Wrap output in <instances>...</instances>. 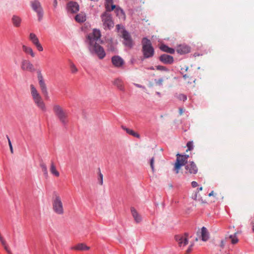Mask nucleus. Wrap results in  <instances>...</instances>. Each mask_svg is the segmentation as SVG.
<instances>
[{
	"mask_svg": "<svg viewBox=\"0 0 254 254\" xmlns=\"http://www.w3.org/2000/svg\"><path fill=\"white\" fill-rule=\"evenodd\" d=\"M88 49L91 55H96L100 60H102L106 56L105 51L101 45L96 41H91L88 43Z\"/></svg>",
	"mask_w": 254,
	"mask_h": 254,
	"instance_id": "nucleus-1",
	"label": "nucleus"
},
{
	"mask_svg": "<svg viewBox=\"0 0 254 254\" xmlns=\"http://www.w3.org/2000/svg\"><path fill=\"white\" fill-rule=\"evenodd\" d=\"M141 44L143 59H149L153 57L155 51L151 41L146 37H145L142 38Z\"/></svg>",
	"mask_w": 254,
	"mask_h": 254,
	"instance_id": "nucleus-2",
	"label": "nucleus"
},
{
	"mask_svg": "<svg viewBox=\"0 0 254 254\" xmlns=\"http://www.w3.org/2000/svg\"><path fill=\"white\" fill-rule=\"evenodd\" d=\"M53 111L56 116L64 127L68 124L67 114L64 111L63 108L59 105H55L53 106Z\"/></svg>",
	"mask_w": 254,
	"mask_h": 254,
	"instance_id": "nucleus-3",
	"label": "nucleus"
},
{
	"mask_svg": "<svg viewBox=\"0 0 254 254\" xmlns=\"http://www.w3.org/2000/svg\"><path fill=\"white\" fill-rule=\"evenodd\" d=\"M31 95L36 105L43 111H46V108L45 103L43 101L41 96L38 92L35 86L31 84L30 85Z\"/></svg>",
	"mask_w": 254,
	"mask_h": 254,
	"instance_id": "nucleus-4",
	"label": "nucleus"
},
{
	"mask_svg": "<svg viewBox=\"0 0 254 254\" xmlns=\"http://www.w3.org/2000/svg\"><path fill=\"white\" fill-rule=\"evenodd\" d=\"M110 11H111L106 10L101 15L104 28L106 30H111L114 26V23L112 15L110 13Z\"/></svg>",
	"mask_w": 254,
	"mask_h": 254,
	"instance_id": "nucleus-5",
	"label": "nucleus"
},
{
	"mask_svg": "<svg viewBox=\"0 0 254 254\" xmlns=\"http://www.w3.org/2000/svg\"><path fill=\"white\" fill-rule=\"evenodd\" d=\"M54 197L53 200V209L57 214L62 215L64 213V208L60 196L56 192H54Z\"/></svg>",
	"mask_w": 254,
	"mask_h": 254,
	"instance_id": "nucleus-6",
	"label": "nucleus"
},
{
	"mask_svg": "<svg viewBox=\"0 0 254 254\" xmlns=\"http://www.w3.org/2000/svg\"><path fill=\"white\" fill-rule=\"evenodd\" d=\"M32 9L37 13L38 20L40 22L43 18L44 10L39 0H33L30 2Z\"/></svg>",
	"mask_w": 254,
	"mask_h": 254,
	"instance_id": "nucleus-7",
	"label": "nucleus"
},
{
	"mask_svg": "<svg viewBox=\"0 0 254 254\" xmlns=\"http://www.w3.org/2000/svg\"><path fill=\"white\" fill-rule=\"evenodd\" d=\"M37 78L39 81V84L40 87L41 88V91L43 95H44L45 98L46 99H48L49 98L48 92L47 88V86L45 84V81L44 80L43 76L41 73V69L37 70Z\"/></svg>",
	"mask_w": 254,
	"mask_h": 254,
	"instance_id": "nucleus-8",
	"label": "nucleus"
},
{
	"mask_svg": "<svg viewBox=\"0 0 254 254\" xmlns=\"http://www.w3.org/2000/svg\"><path fill=\"white\" fill-rule=\"evenodd\" d=\"M122 38H123V44L127 47L131 49L134 45L133 41L129 33L124 29L122 33Z\"/></svg>",
	"mask_w": 254,
	"mask_h": 254,
	"instance_id": "nucleus-9",
	"label": "nucleus"
},
{
	"mask_svg": "<svg viewBox=\"0 0 254 254\" xmlns=\"http://www.w3.org/2000/svg\"><path fill=\"white\" fill-rule=\"evenodd\" d=\"M187 164H188L187 162L184 157H182V155L178 153L174 165V170L176 171V173L178 174L181 168L183 166H185Z\"/></svg>",
	"mask_w": 254,
	"mask_h": 254,
	"instance_id": "nucleus-10",
	"label": "nucleus"
},
{
	"mask_svg": "<svg viewBox=\"0 0 254 254\" xmlns=\"http://www.w3.org/2000/svg\"><path fill=\"white\" fill-rule=\"evenodd\" d=\"M66 8L67 12L75 13L79 11V5L76 1H70L67 3Z\"/></svg>",
	"mask_w": 254,
	"mask_h": 254,
	"instance_id": "nucleus-11",
	"label": "nucleus"
},
{
	"mask_svg": "<svg viewBox=\"0 0 254 254\" xmlns=\"http://www.w3.org/2000/svg\"><path fill=\"white\" fill-rule=\"evenodd\" d=\"M188 236L189 234L188 233H186L184 236L181 235H177L175 236V240L178 243L180 247H184L188 244L189 242L188 239Z\"/></svg>",
	"mask_w": 254,
	"mask_h": 254,
	"instance_id": "nucleus-12",
	"label": "nucleus"
},
{
	"mask_svg": "<svg viewBox=\"0 0 254 254\" xmlns=\"http://www.w3.org/2000/svg\"><path fill=\"white\" fill-rule=\"evenodd\" d=\"M21 68L23 70L33 72L35 71V68L31 63L27 60H23L21 62Z\"/></svg>",
	"mask_w": 254,
	"mask_h": 254,
	"instance_id": "nucleus-13",
	"label": "nucleus"
},
{
	"mask_svg": "<svg viewBox=\"0 0 254 254\" xmlns=\"http://www.w3.org/2000/svg\"><path fill=\"white\" fill-rule=\"evenodd\" d=\"M29 39L31 41V42L36 46V47L39 51H43V48L41 44L40 43L38 37L34 33H30Z\"/></svg>",
	"mask_w": 254,
	"mask_h": 254,
	"instance_id": "nucleus-14",
	"label": "nucleus"
},
{
	"mask_svg": "<svg viewBox=\"0 0 254 254\" xmlns=\"http://www.w3.org/2000/svg\"><path fill=\"white\" fill-rule=\"evenodd\" d=\"M100 37V31L97 29H94L92 34L89 35L87 36V43H90L92 41H96V42H97Z\"/></svg>",
	"mask_w": 254,
	"mask_h": 254,
	"instance_id": "nucleus-15",
	"label": "nucleus"
},
{
	"mask_svg": "<svg viewBox=\"0 0 254 254\" xmlns=\"http://www.w3.org/2000/svg\"><path fill=\"white\" fill-rule=\"evenodd\" d=\"M111 61L113 65L117 68L122 67L125 64L124 60L118 55L113 56L111 58Z\"/></svg>",
	"mask_w": 254,
	"mask_h": 254,
	"instance_id": "nucleus-16",
	"label": "nucleus"
},
{
	"mask_svg": "<svg viewBox=\"0 0 254 254\" xmlns=\"http://www.w3.org/2000/svg\"><path fill=\"white\" fill-rule=\"evenodd\" d=\"M176 50L180 55H185L190 52V47L186 44H180L176 47Z\"/></svg>",
	"mask_w": 254,
	"mask_h": 254,
	"instance_id": "nucleus-17",
	"label": "nucleus"
},
{
	"mask_svg": "<svg viewBox=\"0 0 254 254\" xmlns=\"http://www.w3.org/2000/svg\"><path fill=\"white\" fill-rule=\"evenodd\" d=\"M159 60L161 62L166 64H171L174 61L173 56L166 54L161 55L159 57Z\"/></svg>",
	"mask_w": 254,
	"mask_h": 254,
	"instance_id": "nucleus-18",
	"label": "nucleus"
},
{
	"mask_svg": "<svg viewBox=\"0 0 254 254\" xmlns=\"http://www.w3.org/2000/svg\"><path fill=\"white\" fill-rule=\"evenodd\" d=\"M185 169L191 174H196L198 172V168L193 161H190L185 165Z\"/></svg>",
	"mask_w": 254,
	"mask_h": 254,
	"instance_id": "nucleus-19",
	"label": "nucleus"
},
{
	"mask_svg": "<svg viewBox=\"0 0 254 254\" xmlns=\"http://www.w3.org/2000/svg\"><path fill=\"white\" fill-rule=\"evenodd\" d=\"M107 50L112 52H116L117 51V43L115 42L112 38H109L106 41Z\"/></svg>",
	"mask_w": 254,
	"mask_h": 254,
	"instance_id": "nucleus-20",
	"label": "nucleus"
},
{
	"mask_svg": "<svg viewBox=\"0 0 254 254\" xmlns=\"http://www.w3.org/2000/svg\"><path fill=\"white\" fill-rule=\"evenodd\" d=\"M11 22L14 27H19L21 24L22 19L17 15H13L11 17Z\"/></svg>",
	"mask_w": 254,
	"mask_h": 254,
	"instance_id": "nucleus-21",
	"label": "nucleus"
},
{
	"mask_svg": "<svg viewBox=\"0 0 254 254\" xmlns=\"http://www.w3.org/2000/svg\"><path fill=\"white\" fill-rule=\"evenodd\" d=\"M201 240L204 242L207 241L209 239V234L204 226H203L201 229Z\"/></svg>",
	"mask_w": 254,
	"mask_h": 254,
	"instance_id": "nucleus-22",
	"label": "nucleus"
},
{
	"mask_svg": "<svg viewBox=\"0 0 254 254\" xmlns=\"http://www.w3.org/2000/svg\"><path fill=\"white\" fill-rule=\"evenodd\" d=\"M71 249L77 251H86L89 250L90 248L83 243H80L74 247H71Z\"/></svg>",
	"mask_w": 254,
	"mask_h": 254,
	"instance_id": "nucleus-23",
	"label": "nucleus"
},
{
	"mask_svg": "<svg viewBox=\"0 0 254 254\" xmlns=\"http://www.w3.org/2000/svg\"><path fill=\"white\" fill-rule=\"evenodd\" d=\"M131 214L136 223H139L142 220L140 215L138 213L135 209L132 207L130 209Z\"/></svg>",
	"mask_w": 254,
	"mask_h": 254,
	"instance_id": "nucleus-24",
	"label": "nucleus"
},
{
	"mask_svg": "<svg viewBox=\"0 0 254 254\" xmlns=\"http://www.w3.org/2000/svg\"><path fill=\"white\" fill-rule=\"evenodd\" d=\"M113 0H105V8L106 11H113L116 7V5L113 4Z\"/></svg>",
	"mask_w": 254,
	"mask_h": 254,
	"instance_id": "nucleus-25",
	"label": "nucleus"
},
{
	"mask_svg": "<svg viewBox=\"0 0 254 254\" xmlns=\"http://www.w3.org/2000/svg\"><path fill=\"white\" fill-rule=\"evenodd\" d=\"M160 49L163 52L169 53L171 54H173L175 52V50L174 49L170 48L168 47L167 45L165 44L161 45L160 47Z\"/></svg>",
	"mask_w": 254,
	"mask_h": 254,
	"instance_id": "nucleus-26",
	"label": "nucleus"
},
{
	"mask_svg": "<svg viewBox=\"0 0 254 254\" xmlns=\"http://www.w3.org/2000/svg\"><path fill=\"white\" fill-rule=\"evenodd\" d=\"M122 128L124 130H125L127 133L130 134V135H132L133 136L137 138H140V135H139V134H138L137 132H135L132 129H131L129 128H127V127H124V126L122 127Z\"/></svg>",
	"mask_w": 254,
	"mask_h": 254,
	"instance_id": "nucleus-27",
	"label": "nucleus"
},
{
	"mask_svg": "<svg viewBox=\"0 0 254 254\" xmlns=\"http://www.w3.org/2000/svg\"><path fill=\"white\" fill-rule=\"evenodd\" d=\"M115 11V12L116 13L117 16H119L120 18L125 17V14L124 10L119 6H117L116 5V7L113 10Z\"/></svg>",
	"mask_w": 254,
	"mask_h": 254,
	"instance_id": "nucleus-28",
	"label": "nucleus"
},
{
	"mask_svg": "<svg viewBox=\"0 0 254 254\" xmlns=\"http://www.w3.org/2000/svg\"><path fill=\"white\" fill-rule=\"evenodd\" d=\"M114 84L116 85L120 90L124 91V87L123 85L121 79L119 78L115 79L114 81Z\"/></svg>",
	"mask_w": 254,
	"mask_h": 254,
	"instance_id": "nucleus-29",
	"label": "nucleus"
},
{
	"mask_svg": "<svg viewBox=\"0 0 254 254\" xmlns=\"http://www.w3.org/2000/svg\"><path fill=\"white\" fill-rule=\"evenodd\" d=\"M22 49H23V51L26 53V54H29L32 57H35V54L33 52V50L30 47H27L25 45H23L22 46Z\"/></svg>",
	"mask_w": 254,
	"mask_h": 254,
	"instance_id": "nucleus-30",
	"label": "nucleus"
},
{
	"mask_svg": "<svg viewBox=\"0 0 254 254\" xmlns=\"http://www.w3.org/2000/svg\"><path fill=\"white\" fill-rule=\"evenodd\" d=\"M75 20L78 22H84L86 20V16L81 14H78L75 16Z\"/></svg>",
	"mask_w": 254,
	"mask_h": 254,
	"instance_id": "nucleus-31",
	"label": "nucleus"
},
{
	"mask_svg": "<svg viewBox=\"0 0 254 254\" xmlns=\"http://www.w3.org/2000/svg\"><path fill=\"white\" fill-rule=\"evenodd\" d=\"M50 171L52 174L55 175L56 177H59L60 176L59 172L56 170V166L53 163H52L50 168Z\"/></svg>",
	"mask_w": 254,
	"mask_h": 254,
	"instance_id": "nucleus-32",
	"label": "nucleus"
},
{
	"mask_svg": "<svg viewBox=\"0 0 254 254\" xmlns=\"http://www.w3.org/2000/svg\"><path fill=\"white\" fill-rule=\"evenodd\" d=\"M229 238L231 239V243L233 244H235L238 242V239L237 237V233H235L233 235H230Z\"/></svg>",
	"mask_w": 254,
	"mask_h": 254,
	"instance_id": "nucleus-33",
	"label": "nucleus"
},
{
	"mask_svg": "<svg viewBox=\"0 0 254 254\" xmlns=\"http://www.w3.org/2000/svg\"><path fill=\"white\" fill-rule=\"evenodd\" d=\"M40 167L42 169L45 176L47 177L48 176V173L46 165L44 163H40Z\"/></svg>",
	"mask_w": 254,
	"mask_h": 254,
	"instance_id": "nucleus-34",
	"label": "nucleus"
},
{
	"mask_svg": "<svg viewBox=\"0 0 254 254\" xmlns=\"http://www.w3.org/2000/svg\"><path fill=\"white\" fill-rule=\"evenodd\" d=\"M155 68L158 70L165 71L166 72H168L169 71V69L167 67L163 65H158L156 66Z\"/></svg>",
	"mask_w": 254,
	"mask_h": 254,
	"instance_id": "nucleus-35",
	"label": "nucleus"
},
{
	"mask_svg": "<svg viewBox=\"0 0 254 254\" xmlns=\"http://www.w3.org/2000/svg\"><path fill=\"white\" fill-rule=\"evenodd\" d=\"M70 69H71V72L72 73H76L78 70L75 65L72 62H71L70 64Z\"/></svg>",
	"mask_w": 254,
	"mask_h": 254,
	"instance_id": "nucleus-36",
	"label": "nucleus"
},
{
	"mask_svg": "<svg viewBox=\"0 0 254 254\" xmlns=\"http://www.w3.org/2000/svg\"><path fill=\"white\" fill-rule=\"evenodd\" d=\"M187 146L188 147L187 151H190V150H192L193 148V141H189L187 143Z\"/></svg>",
	"mask_w": 254,
	"mask_h": 254,
	"instance_id": "nucleus-37",
	"label": "nucleus"
},
{
	"mask_svg": "<svg viewBox=\"0 0 254 254\" xmlns=\"http://www.w3.org/2000/svg\"><path fill=\"white\" fill-rule=\"evenodd\" d=\"M99 174H98V176H99L98 179H99V184L101 185H102L103 184V175L101 173L100 168H99Z\"/></svg>",
	"mask_w": 254,
	"mask_h": 254,
	"instance_id": "nucleus-38",
	"label": "nucleus"
},
{
	"mask_svg": "<svg viewBox=\"0 0 254 254\" xmlns=\"http://www.w3.org/2000/svg\"><path fill=\"white\" fill-rule=\"evenodd\" d=\"M178 98L180 100L183 101H185L187 99V96L184 94H180Z\"/></svg>",
	"mask_w": 254,
	"mask_h": 254,
	"instance_id": "nucleus-39",
	"label": "nucleus"
},
{
	"mask_svg": "<svg viewBox=\"0 0 254 254\" xmlns=\"http://www.w3.org/2000/svg\"><path fill=\"white\" fill-rule=\"evenodd\" d=\"M6 138L8 140V145H9V146L10 148V152L12 153L13 151V147H12L11 142L10 141L9 137H8V136L7 135H6Z\"/></svg>",
	"mask_w": 254,
	"mask_h": 254,
	"instance_id": "nucleus-40",
	"label": "nucleus"
},
{
	"mask_svg": "<svg viewBox=\"0 0 254 254\" xmlns=\"http://www.w3.org/2000/svg\"><path fill=\"white\" fill-rule=\"evenodd\" d=\"M163 80L162 78H159V79H155V82L157 85H158L159 86H162V85Z\"/></svg>",
	"mask_w": 254,
	"mask_h": 254,
	"instance_id": "nucleus-41",
	"label": "nucleus"
},
{
	"mask_svg": "<svg viewBox=\"0 0 254 254\" xmlns=\"http://www.w3.org/2000/svg\"><path fill=\"white\" fill-rule=\"evenodd\" d=\"M154 158L152 157L150 160V166L152 169V170L153 171H154Z\"/></svg>",
	"mask_w": 254,
	"mask_h": 254,
	"instance_id": "nucleus-42",
	"label": "nucleus"
},
{
	"mask_svg": "<svg viewBox=\"0 0 254 254\" xmlns=\"http://www.w3.org/2000/svg\"><path fill=\"white\" fill-rule=\"evenodd\" d=\"M193 246V244H191V245L189 246V247L188 248V249L187 250V253H190V252H192Z\"/></svg>",
	"mask_w": 254,
	"mask_h": 254,
	"instance_id": "nucleus-43",
	"label": "nucleus"
},
{
	"mask_svg": "<svg viewBox=\"0 0 254 254\" xmlns=\"http://www.w3.org/2000/svg\"><path fill=\"white\" fill-rule=\"evenodd\" d=\"M191 184L192 188H195L198 186V183L195 181H192Z\"/></svg>",
	"mask_w": 254,
	"mask_h": 254,
	"instance_id": "nucleus-44",
	"label": "nucleus"
},
{
	"mask_svg": "<svg viewBox=\"0 0 254 254\" xmlns=\"http://www.w3.org/2000/svg\"><path fill=\"white\" fill-rule=\"evenodd\" d=\"M134 85H135L136 87H138V88H144V86L140 85V84H137V83H133Z\"/></svg>",
	"mask_w": 254,
	"mask_h": 254,
	"instance_id": "nucleus-45",
	"label": "nucleus"
},
{
	"mask_svg": "<svg viewBox=\"0 0 254 254\" xmlns=\"http://www.w3.org/2000/svg\"><path fill=\"white\" fill-rule=\"evenodd\" d=\"M182 157H184L186 161L188 162V159L189 157V155H182Z\"/></svg>",
	"mask_w": 254,
	"mask_h": 254,
	"instance_id": "nucleus-46",
	"label": "nucleus"
},
{
	"mask_svg": "<svg viewBox=\"0 0 254 254\" xmlns=\"http://www.w3.org/2000/svg\"><path fill=\"white\" fill-rule=\"evenodd\" d=\"M225 240H221V244H220L221 247L223 248L224 246V245H225Z\"/></svg>",
	"mask_w": 254,
	"mask_h": 254,
	"instance_id": "nucleus-47",
	"label": "nucleus"
},
{
	"mask_svg": "<svg viewBox=\"0 0 254 254\" xmlns=\"http://www.w3.org/2000/svg\"><path fill=\"white\" fill-rule=\"evenodd\" d=\"M121 24H117L116 27H117V29L118 31H119L120 28H121Z\"/></svg>",
	"mask_w": 254,
	"mask_h": 254,
	"instance_id": "nucleus-48",
	"label": "nucleus"
},
{
	"mask_svg": "<svg viewBox=\"0 0 254 254\" xmlns=\"http://www.w3.org/2000/svg\"><path fill=\"white\" fill-rule=\"evenodd\" d=\"M213 195V191H211L209 194H208V196H211Z\"/></svg>",
	"mask_w": 254,
	"mask_h": 254,
	"instance_id": "nucleus-49",
	"label": "nucleus"
},
{
	"mask_svg": "<svg viewBox=\"0 0 254 254\" xmlns=\"http://www.w3.org/2000/svg\"><path fill=\"white\" fill-rule=\"evenodd\" d=\"M148 69H149V70H154V67L153 66H150L148 68H147Z\"/></svg>",
	"mask_w": 254,
	"mask_h": 254,
	"instance_id": "nucleus-50",
	"label": "nucleus"
},
{
	"mask_svg": "<svg viewBox=\"0 0 254 254\" xmlns=\"http://www.w3.org/2000/svg\"><path fill=\"white\" fill-rule=\"evenodd\" d=\"M188 76L186 74L183 75V78L185 79H186L188 78Z\"/></svg>",
	"mask_w": 254,
	"mask_h": 254,
	"instance_id": "nucleus-51",
	"label": "nucleus"
},
{
	"mask_svg": "<svg viewBox=\"0 0 254 254\" xmlns=\"http://www.w3.org/2000/svg\"><path fill=\"white\" fill-rule=\"evenodd\" d=\"M54 5L55 7H56L57 6V2L56 0H55V1H54Z\"/></svg>",
	"mask_w": 254,
	"mask_h": 254,
	"instance_id": "nucleus-52",
	"label": "nucleus"
},
{
	"mask_svg": "<svg viewBox=\"0 0 254 254\" xmlns=\"http://www.w3.org/2000/svg\"><path fill=\"white\" fill-rule=\"evenodd\" d=\"M197 190H198V191H201V190H202V187H200V188H198V189H197Z\"/></svg>",
	"mask_w": 254,
	"mask_h": 254,
	"instance_id": "nucleus-53",
	"label": "nucleus"
},
{
	"mask_svg": "<svg viewBox=\"0 0 254 254\" xmlns=\"http://www.w3.org/2000/svg\"><path fill=\"white\" fill-rule=\"evenodd\" d=\"M182 112H183V109H181V108H180V114H182Z\"/></svg>",
	"mask_w": 254,
	"mask_h": 254,
	"instance_id": "nucleus-54",
	"label": "nucleus"
},
{
	"mask_svg": "<svg viewBox=\"0 0 254 254\" xmlns=\"http://www.w3.org/2000/svg\"><path fill=\"white\" fill-rule=\"evenodd\" d=\"M252 230H253V232L254 233V225L253 226Z\"/></svg>",
	"mask_w": 254,
	"mask_h": 254,
	"instance_id": "nucleus-55",
	"label": "nucleus"
},
{
	"mask_svg": "<svg viewBox=\"0 0 254 254\" xmlns=\"http://www.w3.org/2000/svg\"><path fill=\"white\" fill-rule=\"evenodd\" d=\"M189 67L188 66H187L185 68V71H187Z\"/></svg>",
	"mask_w": 254,
	"mask_h": 254,
	"instance_id": "nucleus-56",
	"label": "nucleus"
},
{
	"mask_svg": "<svg viewBox=\"0 0 254 254\" xmlns=\"http://www.w3.org/2000/svg\"><path fill=\"white\" fill-rule=\"evenodd\" d=\"M157 94H160L159 92H157Z\"/></svg>",
	"mask_w": 254,
	"mask_h": 254,
	"instance_id": "nucleus-57",
	"label": "nucleus"
},
{
	"mask_svg": "<svg viewBox=\"0 0 254 254\" xmlns=\"http://www.w3.org/2000/svg\"><path fill=\"white\" fill-rule=\"evenodd\" d=\"M181 73L182 74H183V72H182V71H181Z\"/></svg>",
	"mask_w": 254,
	"mask_h": 254,
	"instance_id": "nucleus-58",
	"label": "nucleus"
}]
</instances>
